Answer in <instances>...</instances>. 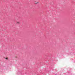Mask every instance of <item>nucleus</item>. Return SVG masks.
Here are the masks:
<instances>
[{"mask_svg":"<svg viewBox=\"0 0 75 75\" xmlns=\"http://www.w3.org/2000/svg\"><path fill=\"white\" fill-rule=\"evenodd\" d=\"M38 2H35V4H38Z\"/></svg>","mask_w":75,"mask_h":75,"instance_id":"f257e3e1","label":"nucleus"},{"mask_svg":"<svg viewBox=\"0 0 75 75\" xmlns=\"http://www.w3.org/2000/svg\"><path fill=\"white\" fill-rule=\"evenodd\" d=\"M6 59H8V58H5Z\"/></svg>","mask_w":75,"mask_h":75,"instance_id":"7ed1b4c3","label":"nucleus"},{"mask_svg":"<svg viewBox=\"0 0 75 75\" xmlns=\"http://www.w3.org/2000/svg\"><path fill=\"white\" fill-rule=\"evenodd\" d=\"M17 24H20V22H17Z\"/></svg>","mask_w":75,"mask_h":75,"instance_id":"f03ea898","label":"nucleus"}]
</instances>
